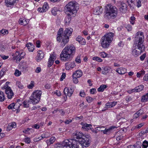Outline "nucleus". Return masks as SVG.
<instances>
[{
  "label": "nucleus",
  "instance_id": "obj_63",
  "mask_svg": "<svg viewBox=\"0 0 148 148\" xmlns=\"http://www.w3.org/2000/svg\"><path fill=\"white\" fill-rule=\"evenodd\" d=\"M96 91V89L94 88H92L90 89V92L91 94H94L95 92Z\"/></svg>",
  "mask_w": 148,
  "mask_h": 148
},
{
  "label": "nucleus",
  "instance_id": "obj_64",
  "mask_svg": "<svg viewBox=\"0 0 148 148\" xmlns=\"http://www.w3.org/2000/svg\"><path fill=\"white\" fill-rule=\"evenodd\" d=\"M144 80L147 81H148V74H146L144 77Z\"/></svg>",
  "mask_w": 148,
  "mask_h": 148
},
{
  "label": "nucleus",
  "instance_id": "obj_59",
  "mask_svg": "<svg viewBox=\"0 0 148 148\" xmlns=\"http://www.w3.org/2000/svg\"><path fill=\"white\" fill-rule=\"evenodd\" d=\"M25 142L27 143H29L30 142V138H26L24 139Z\"/></svg>",
  "mask_w": 148,
  "mask_h": 148
},
{
  "label": "nucleus",
  "instance_id": "obj_15",
  "mask_svg": "<svg viewBox=\"0 0 148 148\" xmlns=\"http://www.w3.org/2000/svg\"><path fill=\"white\" fill-rule=\"evenodd\" d=\"M143 88V86L142 85H140L135 87L134 88L129 90L127 92L131 94L133 92H138L142 91Z\"/></svg>",
  "mask_w": 148,
  "mask_h": 148
},
{
  "label": "nucleus",
  "instance_id": "obj_28",
  "mask_svg": "<svg viewBox=\"0 0 148 148\" xmlns=\"http://www.w3.org/2000/svg\"><path fill=\"white\" fill-rule=\"evenodd\" d=\"M143 111L142 110H140L134 114L133 118L134 119L137 118L143 114Z\"/></svg>",
  "mask_w": 148,
  "mask_h": 148
},
{
  "label": "nucleus",
  "instance_id": "obj_2",
  "mask_svg": "<svg viewBox=\"0 0 148 148\" xmlns=\"http://www.w3.org/2000/svg\"><path fill=\"white\" fill-rule=\"evenodd\" d=\"M72 139L75 142L73 145L74 148H83V146L88 147L91 142V138L89 135H84L80 132L77 133Z\"/></svg>",
  "mask_w": 148,
  "mask_h": 148
},
{
  "label": "nucleus",
  "instance_id": "obj_24",
  "mask_svg": "<svg viewBox=\"0 0 148 148\" xmlns=\"http://www.w3.org/2000/svg\"><path fill=\"white\" fill-rule=\"evenodd\" d=\"M76 41H77L80 44L82 45H84L86 44L85 39L80 36H78L76 38Z\"/></svg>",
  "mask_w": 148,
  "mask_h": 148
},
{
  "label": "nucleus",
  "instance_id": "obj_33",
  "mask_svg": "<svg viewBox=\"0 0 148 148\" xmlns=\"http://www.w3.org/2000/svg\"><path fill=\"white\" fill-rule=\"evenodd\" d=\"M59 11L60 10L58 8L54 7L52 9L51 12L53 15L56 16L57 14V12Z\"/></svg>",
  "mask_w": 148,
  "mask_h": 148
},
{
  "label": "nucleus",
  "instance_id": "obj_42",
  "mask_svg": "<svg viewBox=\"0 0 148 148\" xmlns=\"http://www.w3.org/2000/svg\"><path fill=\"white\" fill-rule=\"evenodd\" d=\"M43 9L45 12H46L48 9L49 6L48 4L47 3H45L42 7Z\"/></svg>",
  "mask_w": 148,
  "mask_h": 148
},
{
  "label": "nucleus",
  "instance_id": "obj_44",
  "mask_svg": "<svg viewBox=\"0 0 148 148\" xmlns=\"http://www.w3.org/2000/svg\"><path fill=\"white\" fill-rule=\"evenodd\" d=\"M21 74V71H19L18 69H16L15 70L14 74L16 76L18 77L20 76Z\"/></svg>",
  "mask_w": 148,
  "mask_h": 148
},
{
  "label": "nucleus",
  "instance_id": "obj_58",
  "mask_svg": "<svg viewBox=\"0 0 148 148\" xmlns=\"http://www.w3.org/2000/svg\"><path fill=\"white\" fill-rule=\"evenodd\" d=\"M32 127L36 129H39L40 128V126L38 124H36L33 125L32 126Z\"/></svg>",
  "mask_w": 148,
  "mask_h": 148
},
{
  "label": "nucleus",
  "instance_id": "obj_7",
  "mask_svg": "<svg viewBox=\"0 0 148 148\" xmlns=\"http://www.w3.org/2000/svg\"><path fill=\"white\" fill-rule=\"evenodd\" d=\"M76 2L74 1H71L68 3L65 6L66 14L70 16L76 14L78 9L76 7Z\"/></svg>",
  "mask_w": 148,
  "mask_h": 148
},
{
  "label": "nucleus",
  "instance_id": "obj_53",
  "mask_svg": "<svg viewBox=\"0 0 148 148\" xmlns=\"http://www.w3.org/2000/svg\"><path fill=\"white\" fill-rule=\"evenodd\" d=\"M15 105V103H12L10 105H9L8 106V108L9 109H12L13 110V108H14V105Z\"/></svg>",
  "mask_w": 148,
  "mask_h": 148
},
{
  "label": "nucleus",
  "instance_id": "obj_11",
  "mask_svg": "<svg viewBox=\"0 0 148 148\" xmlns=\"http://www.w3.org/2000/svg\"><path fill=\"white\" fill-rule=\"evenodd\" d=\"M25 55V52L17 51L15 53V56L13 58L14 60H16L17 62H19Z\"/></svg>",
  "mask_w": 148,
  "mask_h": 148
},
{
  "label": "nucleus",
  "instance_id": "obj_31",
  "mask_svg": "<svg viewBox=\"0 0 148 148\" xmlns=\"http://www.w3.org/2000/svg\"><path fill=\"white\" fill-rule=\"evenodd\" d=\"M26 46L29 51L33 52L34 50V46L31 43H27L26 45Z\"/></svg>",
  "mask_w": 148,
  "mask_h": 148
},
{
  "label": "nucleus",
  "instance_id": "obj_62",
  "mask_svg": "<svg viewBox=\"0 0 148 148\" xmlns=\"http://www.w3.org/2000/svg\"><path fill=\"white\" fill-rule=\"evenodd\" d=\"M145 57L146 54L145 53L143 54L140 57V60L141 61L143 60H144L145 58Z\"/></svg>",
  "mask_w": 148,
  "mask_h": 148
},
{
  "label": "nucleus",
  "instance_id": "obj_19",
  "mask_svg": "<svg viewBox=\"0 0 148 148\" xmlns=\"http://www.w3.org/2000/svg\"><path fill=\"white\" fill-rule=\"evenodd\" d=\"M117 102H112L107 103L106 104V107L104 109L102 110V111H105L107 110L106 108H111L115 106Z\"/></svg>",
  "mask_w": 148,
  "mask_h": 148
},
{
  "label": "nucleus",
  "instance_id": "obj_41",
  "mask_svg": "<svg viewBox=\"0 0 148 148\" xmlns=\"http://www.w3.org/2000/svg\"><path fill=\"white\" fill-rule=\"evenodd\" d=\"M16 85L20 89H23L24 87L21 82L19 81L16 82Z\"/></svg>",
  "mask_w": 148,
  "mask_h": 148
},
{
  "label": "nucleus",
  "instance_id": "obj_48",
  "mask_svg": "<svg viewBox=\"0 0 148 148\" xmlns=\"http://www.w3.org/2000/svg\"><path fill=\"white\" fill-rule=\"evenodd\" d=\"M1 33L3 35H5L8 34V30L5 29H3L1 31Z\"/></svg>",
  "mask_w": 148,
  "mask_h": 148
},
{
  "label": "nucleus",
  "instance_id": "obj_60",
  "mask_svg": "<svg viewBox=\"0 0 148 148\" xmlns=\"http://www.w3.org/2000/svg\"><path fill=\"white\" fill-rule=\"evenodd\" d=\"M79 95L81 97H84L85 96V93L83 90L81 91L80 92Z\"/></svg>",
  "mask_w": 148,
  "mask_h": 148
},
{
  "label": "nucleus",
  "instance_id": "obj_25",
  "mask_svg": "<svg viewBox=\"0 0 148 148\" xmlns=\"http://www.w3.org/2000/svg\"><path fill=\"white\" fill-rule=\"evenodd\" d=\"M126 69L123 67H120L116 69V71L120 75H123L126 73Z\"/></svg>",
  "mask_w": 148,
  "mask_h": 148
},
{
  "label": "nucleus",
  "instance_id": "obj_21",
  "mask_svg": "<svg viewBox=\"0 0 148 148\" xmlns=\"http://www.w3.org/2000/svg\"><path fill=\"white\" fill-rule=\"evenodd\" d=\"M5 5L7 7H11L16 3L14 0H5Z\"/></svg>",
  "mask_w": 148,
  "mask_h": 148
},
{
  "label": "nucleus",
  "instance_id": "obj_9",
  "mask_svg": "<svg viewBox=\"0 0 148 148\" xmlns=\"http://www.w3.org/2000/svg\"><path fill=\"white\" fill-rule=\"evenodd\" d=\"M75 142L72 139H66L62 142L61 144H55L54 147L55 148H74L73 145Z\"/></svg>",
  "mask_w": 148,
  "mask_h": 148
},
{
  "label": "nucleus",
  "instance_id": "obj_57",
  "mask_svg": "<svg viewBox=\"0 0 148 148\" xmlns=\"http://www.w3.org/2000/svg\"><path fill=\"white\" fill-rule=\"evenodd\" d=\"M5 73V70L4 69H2L0 72V76H3Z\"/></svg>",
  "mask_w": 148,
  "mask_h": 148
},
{
  "label": "nucleus",
  "instance_id": "obj_43",
  "mask_svg": "<svg viewBox=\"0 0 148 148\" xmlns=\"http://www.w3.org/2000/svg\"><path fill=\"white\" fill-rule=\"evenodd\" d=\"M34 82L33 81H31L30 83L27 86L28 88L29 89H32L34 87Z\"/></svg>",
  "mask_w": 148,
  "mask_h": 148
},
{
  "label": "nucleus",
  "instance_id": "obj_13",
  "mask_svg": "<svg viewBox=\"0 0 148 148\" xmlns=\"http://www.w3.org/2000/svg\"><path fill=\"white\" fill-rule=\"evenodd\" d=\"M119 11L122 13H125L127 10V5L126 4L123 2L120 3L119 6Z\"/></svg>",
  "mask_w": 148,
  "mask_h": 148
},
{
  "label": "nucleus",
  "instance_id": "obj_56",
  "mask_svg": "<svg viewBox=\"0 0 148 148\" xmlns=\"http://www.w3.org/2000/svg\"><path fill=\"white\" fill-rule=\"evenodd\" d=\"M144 125V123H140L136 126L135 128L138 129H139L141 128L142 126H143Z\"/></svg>",
  "mask_w": 148,
  "mask_h": 148
},
{
  "label": "nucleus",
  "instance_id": "obj_38",
  "mask_svg": "<svg viewBox=\"0 0 148 148\" xmlns=\"http://www.w3.org/2000/svg\"><path fill=\"white\" fill-rule=\"evenodd\" d=\"M20 106V104L18 102H17L16 103H15V105H14L12 110L14 111H15L16 110H18Z\"/></svg>",
  "mask_w": 148,
  "mask_h": 148
},
{
  "label": "nucleus",
  "instance_id": "obj_10",
  "mask_svg": "<svg viewBox=\"0 0 148 148\" xmlns=\"http://www.w3.org/2000/svg\"><path fill=\"white\" fill-rule=\"evenodd\" d=\"M9 83V82H6L5 85L1 88L2 89L5 90V92L7 95L8 98L9 99H10L13 96V93L10 87H9L8 85V84Z\"/></svg>",
  "mask_w": 148,
  "mask_h": 148
},
{
  "label": "nucleus",
  "instance_id": "obj_49",
  "mask_svg": "<svg viewBox=\"0 0 148 148\" xmlns=\"http://www.w3.org/2000/svg\"><path fill=\"white\" fill-rule=\"evenodd\" d=\"M94 99L90 97H86V99L88 103H91Z\"/></svg>",
  "mask_w": 148,
  "mask_h": 148
},
{
  "label": "nucleus",
  "instance_id": "obj_47",
  "mask_svg": "<svg viewBox=\"0 0 148 148\" xmlns=\"http://www.w3.org/2000/svg\"><path fill=\"white\" fill-rule=\"evenodd\" d=\"M148 147V142L147 141H144L143 143V147L147 148Z\"/></svg>",
  "mask_w": 148,
  "mask_h": 148
},
{
  "label": "nucleus",
  "instance_id": "obj_29",
  "mask_svg": "<svg viewBox=\"0 0 148 148\" xmlns=\"http://www.w3.org/2000/svg\"><path fill=\"white\" fill-rule=\"evenodd\" d=\"M19 22L21 24L25 25L29 23V21L25 18H20L19 20Z\"/></svg>",
  "mask_w": 148,
  "mask_h": 148
},
{
  "label": "nucleus",
  "instance_id": "obj_32",
  "mask_svg": "<svg viewBox=\"0 0 148 148\" xmlns=\"http://www.w3.org/2000/svg\"><path fill=\"white\" fill-rule=\"evenodd\" d=\"M48 137V136H45V135H42L40 137L35 138L34 139V140L35 142H37L40 141L43 138H46Z\"/></svg>",
  "mask_w": 148,
  "mask_h": 148
},
{
  "label": "nucleus",
  "instance_id": "obj_52",
  "mask_svg": "<svg viewBox=\"0 0 148 148\" xmlns=\"http://www.w3.org/2000/svg\"><path fill=\"white\" fill-rule=\"evenodd\" d=\"M97 130L98 131H103V132L105 131V128L103 127H96Z\"/></svg>",
  "mask_w": 148,
  "mask_h": 148
},
{
  "label": "nucleus",
  "instance_id": "obj_16",
  "mask_svg": "<svg viewBox=\"0 0 148 148\" xmlns=\"http://www.w3.org/2000/svg\"><path fill=\"white\" fill-rule=\"evenodd\" d=\"M56 57L55 54L50 55V58L48 62V67H50L53 64L54 61L56 59Z\"/></svg>",
  "mask_w": 148,
  "mask_h": 148
},
{
  "label": "nucleus",
  "instance_id": "obj_14",
  "mask_svg": "<svg viewBox=\"0 0 148 148\" xmlns=\"http://www.w3.org/2000/svg\"><path fill=\"white\" fill-rule=\"evenodd\" d=\"M65 66L66 69V70H69L75 68L76 65L74 61H73L66 63Z\"/></svg>",
  "mask_w": 148,
  "mask_h": 148
},
{
  "label": "nucleus",
  "instance_id": "obj_55",
  "mask_svg": "<svg viewBox=\"0 0 148 148\" xmlns=\"http://www.w3.org/2000/svg\"><path fill=\"white\" fill-rule=\"evenodd\" d=\"M126 27L128 31H131L132 30V27L130 24L127 25H126Z\"/></svg>",
  "mask_w": 148,
  "mask_h": 148
},
{
  "label": "nucleus",
  "instance_id": "obj_39",
  "mask_svg": "<svg viewBox=\"0 0 148 148\" xmlns=\"http://www.w3.org/2000/svg\"><path fill=\"white\" fill-rule=\"evenodd\" d=\"M106 87L107 86L106 85H101L99 88H98V91L99 92H103L104 91V89L106 88Z\"/></svg>",
  "mask_w": 148,
  "mask_h": 148
},
{
  "label": "nucleus",
  "instance_id": "obj_12",
  "mask_svg": "<svg viewBox=\"0 0 148 148\" xmlns=\"http://www.w3.org/2000/svg\"><path fill=\"white\" fill-rule=\"evenodd\" d=\"M64 94L65 95V96L64 97V99L65 101H66L67 100V96L69 97L71 96L73 92V90L71 88L69 89L66 87L64 88Z\"/></svg>",
  "mask_w": 148,
  "mask_h": 148
},
{
  "label": "nucleus",
  "instance_id": "obj_50",
  "mask_svg": "<svg viewBox=\"0 0 148 148\" xmlns=\"http://www.w3.org/2000/svg\"><path fill=\"white\" fill-rule=\"evenodd\" d=\"M76 62L78 64L80 63L81 62V60L80 56H78L75 59Z\"/></svg>",
  "mask_w": 148,
  "mask_h": 148
},
{
  "label": "nucleus",
  "instance_id": "obj_51",
  "mask_svg": "<svg viewBox=\"0 0 148 148\" xmlns=\"http://www.w3.org/2000/svg\"><path fill=\"white\" fill-rule=\"evenodd\" d=\"M73 78V82L74 84H77L78 82V80L77 79V77H75L72 75Z\"/></svg>",
  "mask_w": 148,
  "mask_h": 148
},
{
  "label": "nucleus",
  "instance_id": "obj_46",
  "mask_svg": "<svg viewBox=\"0 0 148 148\" xmlns=\"http://www.w3.org/2000/svg\"><path fill=\"white\" fill-rule=\"evenodd\" d=\"M29 101L25 100L24 101L23 103V106L25 108H27L29 106Z\"/></svg>",
  "mask_w": 148,
  "mask_h": 148
},
{
  "label": "nucleus",
  "instance_id": "obj_27",
  "mask_svg": "<svg viewBox=\"0 0 148 148\" xmlns=\"http://www.w3.org/2000/svg\"><path fill=\"white\" fill-rule=\"evenodd\" d=\"M99 54L101 57L104 58H112V56L110 54H108L104 52H100Z\"/></svg>",
  "mask_w": 148,
  "mask_h": 148
},
{
  "label": "nucleus",
  "instance_id": "obj_22",
  "mask_svg": "<svg viewBox=\"0 0 148 148\" xmlns=\"http://www.w3.org/2000/svg\"><path fill=\"white\" fill-rule=\"evenodd\" d=\"M83 75V72L80 70H78L73 72V76L77 78L81 77Z\"/></svg>",
  "mask_w": 148,
  "mask_h": 148
},
{
  "label": "nucleus",
  "instance_id": "obj_20",
  "mask_svg": "<svg viewBox=\"0 0 148 148\" xmlns=\"http://www.w3.org/2000/svg\"><path fill=\"white\" fill-rule=\"evenodd\" d=\"M103 9L101 6H97L95 9L94 12L95 14L97 15H99L102 13Z\"/></svg>",
  "mask_w": 148,
  "mask_h": 148
},
{
  "label": "nucleus",
  "instance_id": "obj_26",
  "mask_svg": "<svg viewBox=\"0 0 148 148\" xmlns=\"http://www.w3.org/2000/svg\"><path fill=\"white\" fill-rule=\"evenodd\" d=\"M16 127V123L15 122H12L9 124L7 127V130L10 131L13 128H15Z\"/></svg>",
  "mask_w": 148,
  "mask_h": 148
},
{
  "label": "nucleus",
  "instance_id": "obj_6",
  "mask_svg": "<svg viewBox=\"0 0 148 148\" xmlns=\"http://www.w3.org/2000/svg\"><path fill=\"white\" fill-rule=\"evenodd\" d=\"M114 36V33L110 32L106 34L101 38L100 43L103 48L106 49L108 48L113 39Z\"/></svg>",
  "mask_w": 148,
  "mask_h": 148
},
{
  "label": "nucleus",
  "instance_id": "obj_35",
  "mask_svg": "<svg viewBox=\"0 0 148 148\" xmlns=\"http://www.w3.org/2000/svg\"><path fill=\"white\" fill-rule=\"evenodd\" d=\"M66 16L64 19V23L66 25H68L70 23L71 21V18L70 15Z\"/></svg>",
  "mask_w": 148,
  "mask_h": 148
},
{
  "label": "nucleus",
  "instance_id": "obj_30",
  "mask_svg": "<svg viewBox=\"0 0 148 148\" xmlns=\"http://www.w3.org/2000/svg\"><path fill=\"white\" fill-rule=\"evenodd\" d=\"M56 140V138L53 136L51 137L49 140L46 141V142L47 146L50 145L51 144H53Z\"/></svg>",
  "mask_w": 148,
  "mask_h": 148
},
{
  "label": "nucleus",
  "instance_id": "obj_54",
  "mask_svg": "<svg viewBox=\"0 0 148 148\" xmlns=\"http://www.w3.org/2000/svg\"><path fill=\"white\" fill-rule=\"evenodd\" d=\"M66 76V74L65 73H63L61 77L60 81H62L65 78Z\"/></svg>",
  "mask_w": 148,
  "mask_h": 148
},
{
  "label": "nucleus",
  "instance_id": "obj_18",
  "mask_svg": "<svg viewBox=\"0 0 148 148\" xmlns=\"http://www.w3.org/2000/svg\"><path fill=\"white\" fill-rule=\"evenodd\" d=\"M81 125L82 126V128L85 131H88L89 130L91 129L92 125L90 124L82 122L81 123Z\"/></svg>",
  "mask_w": 148,
  "mask_h": 148
},
{
  "label": "nucleus",
  "instance_id": "obj_34",
  "mask_svg": "<svg viewBox=\"0 0 148 148\" xmlns=\"http://www.w3.org/2000/svg\"><path fill=\"white\" fill-rule=\"evenodd\" d=\"M141 101L142 102H145L148 101V92L142 97Z\"/></svg>",
  "mask_w": 148,
  "mask_h": 148
},
{
  "label": "nucleus",
  "instance_id": "obj_36",
  "mask_svg": "<svg viewBox=\"0 0 148 148\" xmlns=\"http://www.w3.org/2000/svg\"><path fill=\"white\" fill-rule=\"evenodd\" d=\"M140 145L137 143L134 145H130L127 146V148H140Z\"/></svg>",
  "mask_w": 148,
  "mask_h": 148
},
{
  "label": "nucleus",
  "instance_id": "obj_1",
  "mask_svg": "<svg viewBox=\"0 0 148 148\" xmlns=\"http://www.w3.org/2000/svg\"><path fill=\"white\" fill-rule=\"evenodd\" d=\"M135 37L131 53L135 57L140 55L145 49L143 44L144 37L142 32H138Z\"/></svg>",
  "mask_w": 148,
  "mask_h": 148
},
{
  "label": "nucleus",
  "instance_id": "obj_5",
  "mask_svg": "<svg viewBox=\"0 0 148 148\" xmlns=\"http://www.w3.org/2000/svg\"><path fill=\"white\" fill-rule=\"evenodd\" d=\"M118 12L116 7L110 4H107L105 6L104 17L108 20L114 19L117 16Z\"/></svg>",
  "mask_w": 148,
  "mask_h": 148
},
{
  "label": "nucleus",
  "instance_id": "obj_8",
  "mask_svg": "<svg viewBox=\"0 0 148 148\" xmlns=\"http://www.w3.org/2000/svg\"><path fill=\"white\" fill-rule=\"evenodd\" d=\"M42 94L40 90H37L34 91L29 98L30 103L34 105L38 103L40 100Z\"/></svg>",
  "mask_w": 148,
  "mask_h": 148
},
{
  "label": "nucleus",
  "instance_id": "obj_17",
  "mask_svg": "<svg viewBox=\"0 0 148 148\" xmlns=\"http://www.w3.org/2000/svg\"><path fill=\"white\" fill-rule=\"evenodd\" d=\"M37 55L36 58V60L38 62L40 61L44 57V54L41 50H39L37 52Z\"/></svg>",
  "mask_w": 148,
  "mask_h": 148
},
{
  "label": "nucleus",
  "instance_id": "obj_3",
  "mask_svg": "<svg viewBox=\"0 0 148 148\" xmlns=\"http://www.w3.org/2000/svg\"><path fill=\"white\" fill-rule=\"evenodd\" d=\"M63 29L62 28L59 29L57 34V40L59 42H61L60 45L63 47L69 41V36L72 32L73 29L71 28L66 29L63 33Z\"/></svg>",
  "mask_w": 148,
  "mask_h": 148
},
{
  "label": "nucleus",
  "instance_id": "obj_37",
  "mask_svg": "<svg viewBox=\"0 0 148 148\" xmlns=\"http://www.w3.org/2000/svg\"><path fill=\"white\" fill-rule=\"evenodd\" d=\"M115 128L114 127H111L108 129H105V131H103V133L105 134H107L110 133L111 132L112 130Z\"/></svg>",
  "mask_w": 148,
  "mask_h": 148
},
{
  "label": "nucleus",
  "instance_id": "obj_61",
  "mask_svg": "<svg viewBox=\"0 0 148 148\" xmlns=\"http://www.w3.org/2000/svg\"><path fill=\"white\" fill-rule=\"evenodd\" d=\"M0 56L1 57L3 60L7 59L9 58V56H6L3 55H1Z\"/></svg>",
  "mask_w": 148,
  "mask_h": 148
},
{
  "label": "nucleus",
  "instance_id": "obj_4",
  "mask_svg": "<svg viewBox=\"0 0 148 148\" xmlns=\"http://www.w3.org/2000/svg\"><path fill=\"white\" fill-rule=\"evenodd\" d=\"M76 51L75 47L73 45L66 46L63 49L60 55V59L63 62L71 60Z\"/></svg>",
  "mask_w": 148,
  "mask_h": 148
},
{
  "label": "nucleus",
  "instance_id": "obj_40",
  "mask_svg": "<svg viewBox=\"0 0 148 148\" xmlns=\"http://www.w3.org/2000/svg\"><path fill=\"white\" fill-rule=\"evenodd\" d=\"M5 99V96L3 93L0 91V101H3Z\"/></svg>",
  "mask_w": 148,
  "mask_h": 148
},
{
  "label": "nucleus",
  "instance_id": "obj_45",
  "mask_svg": "<svg viewBox=\"0 0 148 148\" xmlns=\"http://www.w3.org/2000/svg\"><path fill=\"white\" fill-rule=\"evenodd\" d=\"M92 59L94 60H96L100 62H102L103 61L101 59L97 56L93 57Z\"/></svg>",
  "mask_w": 148,
  "mask_h": 148
},
{
  "label": "nucleus",
  "instance_id": "obj_23",
  "mask_svg": "<svg viewBox=\"0 0 148 148\" xmlns=\"http://www.w3.org/2000/svg\"><path fill=\"white\" fill-rule=\"evenodd\" d=\"M102 74L103 75H106L109 73L111 68L109 66H106L102 67Z\"/></svg>",
  "mask_w": 148,
  "mask_h": 148
}]
</instances>
